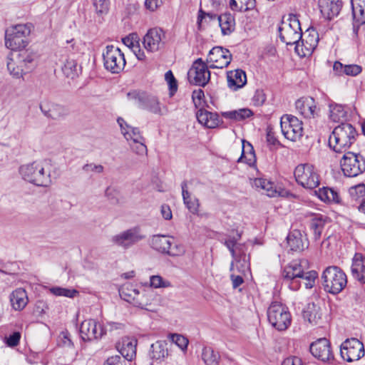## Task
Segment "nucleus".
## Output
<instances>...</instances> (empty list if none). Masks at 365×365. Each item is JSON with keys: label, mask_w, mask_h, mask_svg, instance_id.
Listing matches in <instances>:
<instances>
[{"label": "nucleus", "mask_w": 365, "mask_h": 365, "mask_svg": "<svg viewBox=\"0 0 365 365\" xmlns=\"http://www.w3.org/2000/svg\"><path fill=\"white\" fill-rule=\"evenodd\" d=\"M309 269V262L307 259H301L291 262L284 267L282 276L284 280L290 282L289 287L294 290L299 287V279L302 277L304 271Z\"/></svg>", "instance_id": "10"}, {"label": "nucleus", "mask_w": 365, "mask_h": 365, "mask_svg": "<svg viewBox=\"0 0 365 365\" xmlns=\"http://www.w3.org/2000/svg\"><path fill=\"white\" fill-rule=\"evenodd\" d=\"M282 365H302V361L297 356H289L282 361Z\"/></svg>", "instance_id": "64"}, {"label": "nucleus", "mask_w": 365, "mask_h": 365, "mask_svg": "<svg viewBox=\"0 0 365 365\" xmlns=\"http://www.w3.org/2000/svg\"><path fill=\"white\" fill-rule=\"evenodd\" d=\"M228 86L234 90L243 87L247 83L246 73L242 69H236L227 73Z\"/></svg>", "instance_id": "30"}, {"label": "nucleus", "mask_w": 365, "mask_h": 365, "mask_svg": "<svg viewBox=\"0 0 365 365\" xmlns=\"http://www.w3.org/2000/svg\"><path fill=\"white\" fill-rule=\"evenodd\" d=\"M165 37V33L161 29H150L143 37V46L148 51H157L164 46Z\"/></svg>", "instance_id": "19"}, {"label": "nucleus", "mask_w": 365, "mask_h": 365, "mask_svg": "<svg viewBox=\"0 0 365 365\" xmlns=\"http://www.w3.org/2000/svg\"><path fill=\"white\" fill-rule=\"evenodd\" d=\"M110 0H93V6L98 16H103L108 13Z\"/></svg>", "instance_id": "47"}, {"label": "nucleus", "mask_w": 365, "mask_h": 365, "mask_svg": "<svg viewBox=\"0 0 365 365\" xmlns=\"http://www.w3.org/2000/svg\"><path fill=\"white\" fill-rule=\"evenodd\" d=\"M307 34H305L304 38L302 36L300 40L299 51L301 53L305 52L307 55L312 53V52L317 46L319 41V36L317 32L313 28H309L307 30Z\"/></svg>", "instance_id": "24"}, {"label": "nucleus", "mask_w": 365, "mask_h": 365, "mask_svg": "<svg viewBox=\"0 0 365 365\" xmlns=\"http://www.w3.org/2000/svg\"><path fill=\"white\" fill-rule=\"evenodd\" d=\"M31 32V26L17 24L6 30L5 45L8 48L15 51L24 48L27 45L26 36Z\"/></svg>", "instance_id": "6"}, {"label": "nucleus", "mask_w": 365, "mask_h": 365, "mask_svg": "<svg viewBox=\"0 0 365 365\" xmlns=\"http://www.w3.org/2000/svg\"><path fill=\"white\" fill-rule=\"evenodd\" d=\"M127 98L134 101L140 108L155 115H162L165 113L164 110H167V108L162 106L156 96L145 91H131L127 93Z\"/></svg>", "instance_id": "4"}, {"label": "nucleus", "mask_w": 365, "mask_h": 365, "mask_svg": "<svg viewBox=\"0 0 365 365\" xmlns=\"http://www.w3.org/2000/svg\"><path fill=\"white\" fill-rule=\"evenodd\" d=\"M287 242L290 250L295 252L303 251L308 247L306 239H303L302 234L299 230H294L287 237Z\"/></svg>", "instance_id": "29"}, {"label": "nucleus", "mask_w": 365, "mask_h": 365, "mask_svg": "<svg viewBox=\"0 0 365 365\" xmlns=\"http://www.w3.org/2000/svg\"><path fill=\"white\" fill-rule=\"evenodd\" d=\"M34 55H32L28 51H21L16 56V63L21 64L24 68V73L29 72L34 67Z\"/></svg>", "instance_id": "38"}, {"label": "nucleus", "mask_w": 365, "mask_h": 365, "mask_svg": "<svg viewBox=\"0 0 365 365\" xmlns=\"http://www.w3.org/2000/svg\"><path fill=\"white\" fill-rule=\"evenodd\" d=\"M51 294L55 296L66 297L69 298H73L78 292L74 289H67L60 287H53L49 289Z\"/></svg>", "instance_id": "48"}, {"label": "nucleus", "mask_w": 365, "mask_h": 365, "mask_svg": "<svg viewBox=\"0 0 365 365\" xmlns=\"http://www.w3.org/2000/svg\"><path fill=\"white\" fill-rule=\"evenodd\" d=\"M280 126L284 136L292 141L299 140L303 135L302 122L292 115H282Z\"/></svg>", "instance_id": "15"}, {"label": "nucleus", "mask_w": 365, "mask_h": 365, "mask_svg": "<svg viewBox=\"0 0 365 365\" xmlns=\"http://www.w3.org/2000/svg\"><path fill=\"white\" fill-rule=\"evenodd\" d=\"M136 342L129 338L122 339L116 344V349L125 360L131 361L136 354Z\"/></svg>", "instance_id": "28"}, {"label": "nucleus", "mask_w": 365, "mask_h": 365, "mask_svg": "<svg viewBox=\"0 0 365 365\" xmlns=\"http://www.w3.org/2000/svg\"><path fill=\"white\" fill-rule=\"evenodd\" d=\"M361 66L356 64H350L344 66V73L347 76H357L361 72Z\"/></svg>", "instance_id": "56"}, {"label": "nucleus", "mask_w": 365, "mask_h": 365, "mask_svg": "<svg viewBox=\"0 0 365 365\" xmlns=\"http://www.w3.org/2000/svg\"><path fill=\"white\" fill-rule=\"evenodd\" d=\"M202 358L206 364L216 365L218 364L220 355L218 352H215L211 347H205L202 349Z\"/></svg>", "instance_id": "42"}, {"label": "nucleus", "mask_w": 365, "mask_h": 365, "mask_svg": "<svg viewBox=\"0 0 365 365\" xmlns=\"http://www.w3.org/2000/svg\"><path fill=\"white\" fill-rule=\"evenodd\" d=\"M19 172L25 180L37 186L47 187L51 182L50 172L46 171L42 163L34 162L22 165Z\"/></svg>", "instance_id": "5"}, {"label": "nucleus", "mask_w": 365, "mask_h": 365, "mask_svg": "<svg viewBox=\"0 0 365 365\" xmlns=\"http://www.w3.org/2000/svg\"><path fill=\"white\" fill-rule=\"evenodd\" d=\"M351 275L354 279L365 284V257L356 253L352 259L351 267Z\"/></svg>", "instance_id": "26"}, {"label": "nucleus", "mask_w": 365, "mask_h": 365, "mask_svg": "<svg viewBox=\"0 0 365 365\" xmlns=\"http://www.w3.org/2000/svg\"><path fill=\"white\" fill-rule=\"evenodd\" d=\"M340 164L344 174L347 177H356L365 172V158L360 153H346Z\"/></svg>", "instance_id": "9"}, {"label": "nucleus", "mask_w": 365, "mask_h": 365, "mask_svg": "<svg viewBox=\"0 0 365 365\" xmlns=\"http://www.w3.org/2000/svg\"><path fill=\"white\" fill-rule=\"evenodd\" d=\"M123 135L127 140H131L133 143H141L145 142V138L141 135L140 129L138 128L131 127L128 129Z\"/></svg>", "instance_id": "46"}, {"label": "nucleus", "mask_w": 365, "mask_h": 365, "mask_svg": "<svg viewBox=\"0 0 365 365\" xmlns=\"http://www.w3.org/2000/svg\"><path fill=\"white\" fill-rule=\"evenodd\" d=\"M241 238V234L238 232H237V236H227V238L224 240V245L227 247L228 250L234 249L236 247L237 245V241Z\"/></svg>", "instance_id": "58"}, {"label": "nucleus", "mask_w": 365, "mask_h": 365, "mask_svg": "<svg viewBox=\"0 0 365 365\" xmlns=\"http://www.w3.org/2000/svg\"><path fill=\"white\" fill-rule=\"evenodd\" d=\"M205 98L204 91L202 89L195 90L192 93V99L196 108L202 106V101Z\"/></svg>", "instance_id": "55"}, {"label": "nucleus", "mask_w": 365, "mask_h": 365, "mask_svg": "<svg viewBox=\"0 0 365 365\" xmlns=\"http://www.w3.org/2000/svg\"><path fill=\"white\" fill-rule=\"evenodd\" d=\"M219 26L223 35H230L235 29V19L230 14H224L217 17Z\"/></svg>", "instance_id": "36"}, {"label": "nucleus", "mask_w": 365, "mask_h": 365, "mask_svg": "<svg viewBox=\"0 0 365 365\" xmlns=\"http://www.w3.org/2000/svg\"><path fill=\"white\" fill-rule=\"evenodd\" d=\"M324 289L330 294L340 293L347 284V277L345 272L337 266L327 267L322 274Z\"/></svg>", "instance_id": "3"}, {"label": "nucleus", "mask_w": 365, "mask_h": 365, "mask_svg": "<svg viewBox=\"0 0 365 365\" xmlns=\"http://www.w3.org/2000/svg\"><path fill=\"white\" fill-rule=\"evenodd\" d=\"M145 238V235L142 233L140 228L139 227H133L113 235L111 238V242L115 246L126 250Z\"/></svg>", "instance_id": "13"}, {"label": "nucleus", "mask_w": 365, "mask_h": 365, "mask_svg": "<svg viewBox=\"0 0 365 365\" xmlns=\"http://www.w3.org/2000/svg\"><path fill=\"white\" fill-rule=\"evenodd\" d=\"M186 205L187 208L189 210L190 212L192 214H197L199 210L200 203L199 200L197 198H194L193 200L190 199L187 200L186 202H184Z\"/></svg>", "instance_id": "60"}, {"label": "nucleus", "mask_w": 365, "mask_h": 365, "mask_svg": "<svg viewBox=\"0 0 365 365\" xmlns=\"http://www.w3.org/2000/svg\"><path fill=\"white\" fill-rule=\"evenodd\" d=\"M232 58L230 51L222 46H215L209 52L207 62L210 68H224L229 66Z\"/></svg>", "instance_id": "17"}, {"label": "nucleus", "mask_w": 365, "mask_h": 365, "mask_svg": "<svg viewBox=\"0 0 365 365\" xmlns=\"http://www.w3.org/2000/svg\"><path fill=\"white\" fill-rule=\"evenodd\" d=\"M83 170L87 173H101L104 170V168L101 165H96L94 163H87L82 168Z\"/></svg>", "instance_id": "57"}, {"label": "nucleus", "mask_w": 365, "mask_h": 365, "mask_svg": "<svg viewBox=\"0 0 365 365\" xmlns=\"http://www.w3.org/2000/svg\"><path fill=\"white\" fill-rule=\"evenodd\" d=\"M267 318L270 324L279 331L286 330L291 324V315L283 304L272 303L267 310Z\"/></svg>", "instance_id": "8"}, {"label": "nucleus", "mask_w": 365, "mask_h": 365, "mask_svg": "<svg viewBox=\"0 0 365 365\" xmlns=\"http://www.w3.org/2000/svg\"><path fill=\"white\" fill-rule=\"evenodd\" d=\"M10 300L15 310H22L28 303L26 291L23 289H16L11 293Z\"/></svg>", "instance_id": "33"}, {"label": "nucleus", "mask_w": 365, "mask_h": 365, "mask_svg": "<svg viewBox=\"0 0 365 365\" xmlns=\"http://www.w3.org/2000/svg\"><path fill=\"white\" fill-rule=\"evenodd\" d=\"M21 334L18 331H15L6 338V343L9 346L14 347L19 344Z\"/></svg>", "instance_id": "61"}, {"label": "nucleus", "mask_w": 365, "mask_h": 365, "mask_svg": "<svg viewBox=\"0 0 365 365\" xmlns=\"http://www.w3.org/2000/svg\"><path fill=\"white\" fill-rule=\"evenodd\" d=\"M364 353L363 343L356 338L345 340L340 346L341 356L347 362L359 360L364 356Z\"/></svg>", "instance_id": "16"}, {"label": "nucleus", "mask_w": 365, "mask_h": 365, "mask_svg": "<svg viewBox=\"0 0 365 365\" xmlns=\"http://www.w3.org/2000/svg\"><path fill=\"white\" fill-rule=\"evenodd\" d=\"M149 304L150 299L148 294L145 291L142 292L138 291V294L135 296L133 306L141 309H146V307Z\"/></svg>", "instance_id": "50"}, {"label": "nucleus", "mask_w": 365, "mask_h": 365, "mask_svg": "<svg viewBox=\"0 0 365 365\" xmlns=\"http://www.w3.org/2000/svg\"><path fill=\"white\" fill-rule=\"evenodd\" d=\"M210 68L202 58L195 61L187 72V79L190 84L205 87L210 79Z\"/></svg>", "instance_id": "14"}, {"label": "nucleus", "mask_w": 365, "mask_h": 365, "mask_svg": "<svg viewBox=\"0 0 365 365\" xmlns=\"http://www.w3.org/2000/svg\"><path fill=\"white\" fill-rule=\"evenodd\" d=\"M297 110L306 118H312L318 115V110L314 98H302L295 103Z\"/></svg>", "instance_id": "23"}, {"label": "nucleus", "mask_w": 365, "mask_h": 365, "mask_svg": "<svg viewBox=\"0 0 365 365\" xmlns=\"http://www.w3.org/2000/svg\"><path fill=\"white\" fill-rule=\"evenodd\" d=\"M319 7L322 16L327 20H331L338 16L341 7V0H319Z\"/></svg>", "instance_id": "22"}, {"label": "nucleus", "mask_w": 365, "mask_h": 365, "mask_svg": "<svg viewBox=\"0 0 365 365\" xmlns=\"http://www.w3.org/2000/svg\"><path fill=\"white\" fill-rule=\"evenodd\" d=\"M170 339L180 349L186 350L188 345V339L181 334H173Z\"/></svg>", "instance_id": "53"}, {"label": "nucleus", "mask_w": 365, "mask_h": 365, "mask_svg": "<svg viewBox=\"0 0 365 365\" xmlns=\"http://www.w3.org/2000/svg\"><path fill=\"white\" fill-rule=\"evenodd\" d=\"M138 292V290L131 286H124L119 290L120 297L133 305Z\"/></svg>", "instance_id": "44"}, {"label": "nucleus", "mask_w": 365, "mask_h": 365, "mask_svg": "<svg viewBox=\"0 0 365 365\" xmlns=\"http://www.w3.org/2000/svg\"><path fill=\"white\" fill-rule=\"evenodd\" d=\"M266 100L265 94L262 90H257L252 98L254 105L257 106H262Z\"/></svg>", "instance_id": "59"}, {"label": "nucleus", "mask_w": 365, "mask_h": 365, "mask_svg": "<svg viewBox=\"0 0 365 365\" xmlns=\"http://www.w3.org/2000/svg\"><path fill=\"white\" fill-rule=\"evenodd\" d=\"M253 187L264 190V194L270 197L284 196L285 192L284 190L277 188L272 182L264 178H255L253 181Z\"/></svg>", "instance_id": "25"}, {"label": "nucleus", "mask_w": 365, "mask_h": 365, "mask_svg": "<svg viewBox=\"0 0 365 365\" xmlns=\"http://www.w3.org/2000/svg\"><path fill=\"white\" fill-rule=\"evenodd\" d=\"M255 0H230V6L232 11L245 12L255 6Z\"/></svg>", "instance_id": "41"}, {"label": "nucleus", "mask_w": 365, "mask_h": 365, "mask_svg": "<svg viewBox=\"0 0 365 365\" xmlns=\"http://www.w3.org/2000/svg\"><path fill=\"white\" fill-rule=\"evenodd\" d=\"M327 217L322 215H315L310 221V228L313 230L314 239L320 238L325 224L327 222Z\"/></svg>", "instance_id": "35"}, {"label": "nucleus", "mask_w": 365, "mask_h": 365, "mask_svg": "<svg viewBox=\"0 0 365 365\" xmlns=\"http://www.w3.org/2000/svg\"><path fill=\"white\" fill-rule=\"evenodd\" d=\"M150 286L154 288L169 287L171 286L170 282L164 280L160 275H153L150 277Z\"/></svg>", "instance_id": "51"}, {"label": "nucleus", "mask_w": 365, "mask_h": 365, "mask_svg": "<svg viewBox=\"0 0 365 365\" xmlns=\"http://www.w3.org/2000/svg\"><path fill=\"white\" fill-rule=\"evenodd\" d=\"M242 155L237 162H244L249 165L255 162V155L252 145L245 140H242Z\"/></svg>", "instance_id": "37"}, {"label": "nucleus", "mask_w": 365, "mask_h": 365, "mask_svg": "<svg viewBox=\"0 0 365 365\" xmlns=\"http://www.w3.org/2000/svg\"><path fill=\"white\" fill-rule=\"evenodd\" d=\"M137 36L134 34H133L130 36L125 37L123 39V43L128 46V47H130L132 50L134 48H138V41L136 40Z\"/></svg>", "instance_id": "63"}, {"label": "nucleus", "mask_w": 365, "mask_h": 365, "mask_svg": "<svg viewBox=\"0 0 365 365\" xmlns=\"http://www.w3.org/2000/svg\"><path fill=\"white\" fill-rule=\"evenodd\" d=\"M105 68L112 73H119L125 66V59L120 49L113 45L106 47L103 53Z\"/></svg>", "instance_id": "11"}, {"label": "nucleus", "mask_w": 365, "mask_h": 365, "mask_svg": "<svg viewBox=\"0 0 365 365\" xmlns=\"http://www.w3.org/2000/svg\"><path fill=\"white\" fill-rule=\"evenodd\" d=\"M358 133L350 123H342L336 126L329 138V145L336 153H341L355 142Z\"/></svg>", "instance_id": "2"}, {"label": "nucleus", "mask_w": 365, "mask_h": 365, "mask_svg": "<svg viewBox=\"0 0 365 365\" xmlns=\"http://www.w3.org/2000/svg\"><path fill=\"white\" fill-rule=\"evenodd\" d=\"M173 237L168 235H156L153 236L150 247L157 252L171 257L182 255L185 250L181 245H175L173 247Z\"/></svg>", "instance_id": "12"}, {"label": "nucleus", "mask_w": 365, "mask_h": 365, "mask_svg": "<svg viewBox=\"0 0 365 365\" xmlns=\"http://www.w3.org/2000/svg\"><path fill=\"white\" fill-rule=\"evenodd\" d=\"M197 121L208 128H215L218 126L220 120L217 113H212L203 108H200L196 113Z\"/></svg>", "instance_id": "27"}, {"label": "nucleus", "mask_w": 365, "mask_h": 365, "mask_svg": "<svg viewBox=\"0 0 365 365\" xmlns=\"http://www.w3.org/2000/svg\"><path fill=\"white\" fill-rule=\"evenodd\" d=\"M317 277L318 273L316 271L307 269L304 271L299 279L304 281V286L307 289H311L314 286Z\"/></svg>", "instance_id": "45"}, {"label": "nucleus", "mask_w": 365, "mask_h": 365, "mask_svg": "<svg viewBox=\"0 0 365 365\" xmlns=\"http://www.w3.org/2000/svg\"><path fill=\"white\" fill-rule=\"evenodd\" d=\"M165 341H157L150 346V356L153 359L162 360L168 355V349Z\"/></svg>", "instance_id": "34"}, {"label": "nucleus", "mask_w": 365, "mask_h": 365, "mask_svg": "<svg viewBox=\"0 0 365 365\" xmlns=\"http://www.w3.org/2000/svg\"><path fill=\"white\" fill-rule=\"evenodd\" d=\"M39 108L46 118L55 120H63L69 114V110L66 107L48 101H42Z\"/></svg>", "instance_id": "21"}, {"label": "nucleus", "mask_w": 365, "mask_h": 365, "mask_svg": "<svg viewBox=\"0 0 365 365\" xmlns=\"http://www.w3.org/2000/svg\"><path fill=\"white\" fill-rule=\"evenodd\" d=\"M103 334L102 326L94 319L84 320L81 324L80 335L84 341L100 339Z\"/></svg>", "instance_id": "20"}, {"label": "nucleus", "mask_w": 365, "mask_h": 365, "mask_svg": "<svg viewBox=\"0 0 365 365\" xmlns=\"http://www.w3.org/2000/svg\"><path fill=\"white\" fill-rule=\"evenodd\" d=\"M104 365H126L125 359H122L120 356H113L109 357Z\"/></svg>", "instance_id": "62"}, {"label": "nucleus", "mask_w": 365, "mask_h": 365, "mask_svg": "<svg viewBox=\"0 0 365 365\" xmlns=\"http://www.w3.org/2000/svg\"><path fill=\"white\" fill-rule=\"evenodd\" d=\"M309 350L315 358L324 362L334 359L331 344L326 338H320L310 344Z\"/></svg>", "instance_id": "18"}, {"label": "nucleus", "mask_w": 365, "mask_h": 365, "mask_svg": "<svg viewBox=\"0 0 365 365\" xmlns=\"http://www.w3.org/2000/svg\"><path fill=\"white\" fill-rule=\"evenodd\" d=\"M62 71L68 78L73 79L78 76V73L81 71V67L78 66L75 59L68 57L64 62Z\"/></svg>", "instance_id": "39"}, {"label": "nucleus", "mask_w": 365, "mask_h": 365, "mask_svg": "<svg viewBox=\"0 0 365 365\" xmlns=\"http://www.w3.org/2000/svg\"><path fill=\"white\" fill-rule=\"evenodd\" d=\"M279 38L287 45H295V51L300 56H306L307 53L299 51L300 40L302 36L301 24L296 14H290L287 19H282L278 28Z\"/></svg>", "instance_id": "1"}, {"label": "nucleus", "mask_w": 365, "mask_h": 365, "mask_svg": "<svg viewBox=\"0 0 365 365\" xmlns=\"http://www.w3.org/2000/svg\"><path fill=\"white\" fill-rule=\"evenodd\" d=\"M219 16L212 14V13H207L202 11V9L199 10L198 12V16H197V25L198 28L200 29L202 24V21L205 19V21H207V19H209V21L212 20H217V17Z\"/></svg>", "instance_id": "54"}, {"label": "nucleus", "mask_w": 365, "mask_h": 365, "mask_svg": "<svg viewBox=\"0 0 365 365\" xmlns=\"http://www.w3.org/2000/svg\"><path fill=\"white\" fill-rule=\"evenodd\" d=\"M318 197L324 202H339V196L336 191L329 187L319 188L317 191H315Z\"/></svg>", "instance_id": "40"}, {"label": "nucleus", "mask_w": 365, "mask_h": 365, "mask_svg": "<svg viewBox=\"0 0 365 365\" xmlns=\"http://www.w3.org/2000/svg\"><path fill=\"white\" fill-rule=\"evenodd\" d=\"M165 78L169 86L170 95L173 96L178 90V83L171 71L165 73Z\"/></svg>", "instance_id": "52"}, {"label": "nucleus", "mask_w": 365, "mask_h": 365, "mask_svg": "<svg viewBox=\"0 0 365 365\" xmlns=\"http://www.w3.org/2000/svg\"><path fill=\"white\" fill-rule=\"evenodd\" d=\"M303 317L309 323L317 324L322 318L321 308L314 303H309L303 311Z\"/></svg>", "instance_id": "32"}, {"label": "nucleus", "mask_w": 365, "mask_h": 365, "mask_svg": "<svg viewBox=\"0 0 365 365\" xmlns=\"http://www.w3.org/2000/svg\"><path fill=\"white\" fill-rule=\"evenodd\" d=\"M363 3L364 5L359 4L354 5L352 3L353 31L356 36H358L360 26L365 24V0Z\"/></svg>", "instance_id": "31"}, {"label": "nucleus", "mask_w": 365, "mask_h": 365, "mask_svg": "<svg viewBox=\"0 0 365 365\" xmlns=\"http://www.w3.org/2000/svg\"><path fill=\"white\" fill-rule=\"evenodd\" d=\"M7 68L10 73L13 75L14 77L19 78L24 74V68L21 64L16 63V58L15 57V60L10 59L7 62Z\"/></svg>", "instance_id": "49"}, {"label": "nucleus", "mask_w": 365, "mask_h": 365, "mask_svg": "<svg viewBox=\"0 0 365 365\" xmlns=\"http://www.w3.org/2000/svg\"><path fill=\"white\" fill-rule=\"evenodd\" d=\"M346 117V111L341 105L330 106V118L334 122H339L344 120Z\"/></svg>", "instance_id": "43"}, {"label": "nucleus", "mask_w": 365, "mask_h": 365, "mask_svg": "<svg viewBox=\"0 0 365 365\" xmlns=\"http://www.w3.org/2000/svg\"><path fill=\"white\" fill-rule=\"evenodd\" d=\"M294 174L297 182L306 189L312 190L319 185V175L316 168L311 164L297 165Z\"/></svg>", "instance_id": "7"}]
</instances>
